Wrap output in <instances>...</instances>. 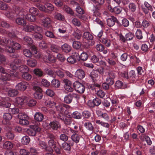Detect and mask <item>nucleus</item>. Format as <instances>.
<instances>
[{"instance_id":"21","label":"nucleus","mask_w":155,"mask_h":155,"mask_svg":"<svg viewBox=\"0 0 155 155\" xmlns=\"http://www.w3.org/2000/svg\"><path fill=\"white\" fill-rule=\"evenodd\" d=\"M35 119L38 121H41L44 119L43 114L40 112L36 113L34 115Z\"/></svg>"},{"instance_id":"26","label":"nucleus","mask_w":155,"mask_h":155,"mask_svg":"<svg viewBox=\"0 0 155 155\" xmlns=\"http://www.w3.org/2000/svg\"><path fill=\"white\" fill-rule=\"evenodd\" d=\"M23 43L27 45H31L32 44L33 40L31 38L26 36L23 38Z\"/></svg>"},{"instance_id":"14","label":"nucleus","mask_w":155,"mask_h":155,"mask_svg":"<svg viewBox=\"0 0 155 155\" xmlns=\"http://www.w3.org/2000/svg\"><path fill=\"white\" fill-rule=\"evenodd\" d=\"M38 145L42 149H45L46 150L49 152H52L53 150L51 147H47L46 143L43 141H39Z\"/></svg>"},{"instance_id":"12","label":"nucleus","mask_w":155,"mask_h":155,"mask_svg":"<svg viewBox=\"0 0 155 155\" xmlns=\"http://www.w3.org/2000/svg\"><path fill=\"white\" fill-rule=\"evenodd\" d=\"M108 25L110 27L114 26L115 22L118 23L117 18L114 16H111V18H108L107 20Z\"/></svg>"},{"instance_id":"13","label":"nucleus","mask_w":155,"mask_h":155,"mask_svg":"<svg viewBox=\"0 0 155 155\" xmlns=\"http://www.w3.org/2000/svg\"><path fill=\"white\" fill-rule=\"evenodd\" d=\"M54 6L51 4L49 2L45 3V12L51 13L54 10Z\"/></svg>"},{"instance_id":"51","label":"nucleus","mask_w":155,"mask_h":155,"mask_svg":"<svg viewBox=\"0 0 155 155\" xmlns=\"http://www.w3.org/2000/svg\"><path fill=\"white\" fill-rule=\"evenodd\" d=\"M34 96L35 98L41 99L43 95L42 93V92L37 91L34 93Z\"/></svg>"},{"instance_id":"11","label":"nucleus","mask_w":155,"mask_h":155,"mask_svg":"<svg viewBox=\"0 0 155 155\" xmlns=\"http://www.w3.org/2000/svg\"><path fill=\"white\" fill-rule=\"evenodd\" d=\"M75 75L76 77L78 79H81L85 77V74L83 70L81 69H78L76 71Z\"/></svg>"},{"instance_id":"57","label":"nucleus","mask_w":155,"mask_h":155,"mask_svg":"<svg viewBox=\"0 0 155 155\" xmlns=\"http://www.w3.org/2000/svg\"><path fill=\"white\" fill-rule=\"evenodd\" d=\"M7 47L5 48L6 51L9 53H13L15 52V50L13 47L10 45V43L8 45Z\"/></svg>"},{"instance_id":"6","label":"nucleus","mask_w":155,"mask_h":155,"mask_svg":"<svg viewBox=\"0 0 155 155\" xmlns=\"http://www.w3.org/2000/svg\"><path fill=\"white\" fill-rule=\"evenodd\" d=\"M77 94L75 93H70L65 96L64 97V102L68 104H70L72 101L73 97H76Z\"/></svg>"},{"instance_id":"1","label":"nucleus","mask_w":155,"mask_h":155,"mask_svg":"<svg viewBox=\"0 0 155 155\" xmlns=\"http://www.w3.org/2000/svg\"><path fill=\"white\" fill-rule=\"evenodd\" d=\"M96 5H94V8L92 11L94 13L93 15L96 16L98 11L101 8L102 6L105 2L104 0H91Z\"/></svg>"},{"instance_id":"49","label":"nucleus","mask_w":155,"mask_h":155,"mask_svg":"<svg viewBox=\"0 0 155 155\" xmlns=\"http://www.w3.org/2000/svg\"><path fill=\"white\" fill-rule=\"evenodd\" d=\"M52 85L55 87H58L60 85V83L58 80L54 79L51 82Z\"/></svg>"},{"instance_id":"60","label":"nucleus","mask_w":155,"mask_h":155,"mask_svg":"<svg viewBox=\"0 0 155 155\" xmlns=\"http://www.w3.org/2000/svg\"><path fill=\"white\" fill-rule=\"evenodd\" d=\"M51 50L54 52L57 53L60 50V48L58 46L55 45H51Z\"/></svg>"},{"instance_id":"33","label":"nucleus","mask_w":155,"mask_h":155,"mask_svg":"<svg viewBox=\"0 0 155 155\" xmlns=\"http://www.w3.org/2000/svg\"><path fill=\"white\" fill-rule=\"evenodd\" d=\"M84 38L87 40H92L94 37L93 35L89 32H85L83 35Z\"/></svg>"},{"instance_id":"18","label":"nucleus","mask_w":155,"mask_h":155,"mask_svg":"<svg viewBox=\"0 0 155 155\" xmlns=\"http://www.w3.org/2000/svg\"><path fill=\"white\" fill-rule=\"evenodd\" d=\"M100 42L104 44L107 47H109L111 45V42L110 39L107 38H102L100 40Z\"/></svg>"},{"instance_id":"50","label":"nucleus","mask_w":155,"mask_h":155,"mask_svg":"<svg viewBox=\"0 0 155 155\" xmlns=\"http://www.w3.org/2000/svg\"><path fill=\"white\" fill-rule=\"evenodd\" d=\"M47 60L50 63H54L56 61V59L53 55L49 54L48 56Z\"/></svg>"},{"instance_id":"3","label":"nucleus","mask_w":155,"mask_h":155,"mask_svg":"<svg viewBox=\"0 0 155 155\" xmlns=\"http://www.w3.org/2000/svg\"><path fill=\"white\" fill-rule=\"evenodd\" d=\"M73 86L75 90L78 92L83 93L85 89L84 85L78 81H75L73 84Z\"/></svg>"},{"instance_id":"56","label":"nucleus","mask_w":155,"mask_h":155,"mask_svg":"<svg viewBox=\"0 0 155 155\" xmlns=\"http://www.w3.org/2000/svg\"><path fill=\"white\" fill-rule=\"evenodd\" d=\"M136 36L137 38L139 39H141L143 38L142 33L140 29H137L136 32Z\"/></svg>"},{"instance_id":"25","label":"nucleus","mask_w":155,"mask_h":155,"mask_svg":"<svg viewBox=\"0 0 155 155\" xmlns=\"http://www.w3.org/2000/svg\"><path fill=\"white\" fill-rule=\"evenodd\" d=\"M9 42L8 38L0 37V45L4 46H7L9 44Z\"/></svg>"},{"instance_id":"2","label":"nucleus","mask_w":155,"mask_h":155,"mask_svg":"<svg viewBox=\"0 0 155 155\" xmlns=\"http://www.w3.org/2000/svg\"><path fill=\"white\" fill-rule=\"evenodd\" d=\"M44 126L47 130L51 128L55 130H57L58 128H61L60 124L57 121H51L49 124L45 123Z\"/></svg>"},{"instance_id":"40","label":"nucleus","mask_w":155,"mask_h":155,"mask_svg":"<svg viewBox=\"0 0 155 155\" xmlns=\"http://www.w3.org/2000/svg\"><path fill=\"white\" fill-rule=\"evenodd\" d=\"M25 18L27 20L31 22L35 21L36 19V17L35 15L29 14H27L26 15Z\"/></svg>"},{"instance_id":"46","label":"nucleus","mask_w":155,"mask_h":155,"mask_svg":"<svg viewBox=\"0 0 155 155\" xmlns=\"http://www.w3.org/2000/svg\"><path fill=\"white\" fill-rule=\"evenodd\" d=\"M27 105L30 107H33L35 106L36 104V101L34 99H29L28 98V101L27 102Z\"/></svg>"},{"instance_id":"19","label":"nucleus","mask_w":155,"mask_h":155,"mask_svg":"<svg viewBox=\"0 0 155 155\" xmlns=\"http://www.w3.org/2000/svg\"><path fill=\"white\" fill-rule=\"evenodd\" d=\"M37 62L34 59L31 58L27 61V64L29 66L33 67H35L37 64Z\"/></svg>"},{"instance_id":"28","label":"nucleus","mask_w":155,"mask_h":155,"mask_svg":"<svg viewBox=\"0 0 155 155\" xmlns=\"http://www.w3.org/2000/svg\"><path fill=\"white\" fill-rule=\"evenodd\" d=\"M18 68L19 71L23 73L28 72L29 71V68L25 65H21L19 66Z\"/></svg>"},{"instance_id":"30","label":"nucleus","mask_w":155,"mask_h":155,"mask_svg":"<svg viewBox=\"0 0 155 155\" xmlns=\"http://www.w3.org/2000/svg\"><path fill=\"white\" fill-rule=\"evenodd\" d=\"M38 2L36 4V6L38 8L43 12H45V3L44 5H42V1L41 0H39Z\"/></svg>"},{"instance_id":"31","label":"nucleus","mask_w":155,"mask_h":155,"mask_svg":"<svg viewBox=\"0 0 155 155\" xmlns=\"http://www.w3.org/2000/svg\"><path fill=\"white\" fill-rule=\"evenodd\" d=\"M140 139L142 141H146L148 145H150L152 143L151 141L148 136L143 135Z\"/></svg>"},{"instance_id":"48","label":"nucleus","mask_w":155,"mask_h":155,"mask_svg":"<svg viewBox=\"0 0 155 155\" xmlns=\"http://www.w3.org/2000/svg\"><path fill=\"white\" fill-rule=\"evenodd\" d=\"M63 9L64 11L68 14L71 15L74 14V13L72 10L67 5L64 6Z\"/></svg>"},{"instance_id":"64","label":"nucleus","mask_w":155,"mask_h":155,"mask_svg":"<svg viewBox=\"0 0 155 155\" xmlns=\"http://www.w3.org/2000/svg\"><path fill=\"white\" fill-rule=\"evenodd\" d=\"M80 57V59L83 61H85L88 58V55L86 53L83 52L81 54Z\"/></svg>"},{"instance_id":"41","label":"nucleus","mask_w":155,"mask_h":155,"mask_svg":"<svg viewBox=\"0 0 155 155\" xmlns=\"http://www.w3.org/2000/svg\"><path fill=\"white\" fill-rule=\"evenodd\" d=\"M34 73L38 77H42L43 75V72L39 68H36L34 70Z\"/></svg>"},{"instance_id":"29","label":"nucleus","mask_w":155,"mask_h":155,"mask_svg":"<svg viewBox=\"0 0 155 155\" xmlns=\"http://www.w3.org/2000/svg\"><path fill=\"white\" fill-rule=\"evenodd\" d=\"M9 11L6 12L5 13V15L9 18L13 19L14 18L15 14L11 11V9H9Z\"/></svg>"},{"instance_id":"8","label":"nucleus","mask_w":155,"mask_h":155,"mask_svg":"<svg viewBox=\"0 0 155 155\" xmlns=\"http://www.w3.org/2000/svg\"><path fill=\"white\" fill-rule=\"evenodd\" d=\"M14 11L15 14L18 16L24 18L25 15L26 14V11L22 8H19L18 7L15 6L14 8Z\"/></svg>"},{"instance_id":"43","label":"nucleus","mask_w":155,"mask_h":155,"mask_svg":"<svg viewBox=\"0 0 155 155\" xmlns=\"http://www.w3.org/2000/svg\"><path fill=\"white\" fill-rule=\"evenodd\" d=\"M128 7L130 11L132 12H134L136 9V5L133 3H130Z\"/></svg>"},{"instance_id":"45","label":"nucleus","mask_w":155,"mask_h":155,"mask_svg":"<svg viewBox=\"0 0 155 155\" xmlns=\"http://www.w3.org/2000/svg\"><path fill=\"white\" fill-rule=\"evenodd\" d=\"M29 12L32 15L35 16V15H37L38 13V10L35 8L32 7L29 9Z\"/></svg>"},{"instance_id":"34","label":"nucleus","mask_w":155,"mask_h":155,"mask_svg":"<svg viewBox=\"0 0 155 155\" xmlns=\"http://www.w3.org/2000/svg\"><path fill=\"white\" fill-rule=\"evenodd\" d=\"M71 116L72 118L76 119H81L82 117L81 114L78 111H75L73 112Z\"/></svg>"},{"instance_id":"61","label":"nucleus","mask_w":155,"mask_h":155,"mask_svg":"<svg viewBox=\"0 0 155 155\" xmlns=\"http://www.w3.org/2000/svg\"><path fill=\"white\" fill-rule=\"evenodd\" d=\"M123 85L122 82L120 81H116L115 84V88L116 89H118L122 87Z\"/></svg>"},{"instance_id":"39","label":"nucleus","mask_w":155,"mask_h":155,"mask_svg":"<svg viewBox=\"0 0 155 155\" xmlns=\"http://www.w3.org/2000/svg\"><path fill=\"white\" fill-rule=\"evenodd\" d=\"M42 29L41 27L36 25H33L32 31L34 33H41Z\"/></svg>"},{"instance_id":"38","label":"nucleus","mask_w":155,"mask_h":155,"mask_svg":"<svg viewBox=\"0 0 155 155\" xmlns=\"http://www.w3.org/2000/svg\"><path fill=\"white\" fill-rule=\"evenodd\" d=\"M21 77L23 79L27 80H30L32 78L31 75L28 72H26L21 74Z\"/></svg>"},{"instance_id":"62","label":"nucleus","mask_w":155,"mask_h":155,"mask_svg":"<svg viewBox=\"0 0 155 155\" xmlns=\"http://www.w3.org/2000/svg\"><path fill=\"white\" fill-rule=\"evenodd\" d=\"M8 6L4 4L3 2L0 1V9L2 10H6L8 9Z\"/></svg>"},{"instance_id":"59","label":"nucleus","mask_w":155,"mask_h":155,"mask_svg":"<svg viewBox=\"0 0 155 155\" xmlns=\"http://www.w3.org/2000/svg\"><path fill=\"white\" fill-rule=\"evenodd\" d=\"M96 49L97 51L101 52L104 49V46L101 44L99 43L97 44L96 47Z\"/></svg>"},{"instance_id":"42","label":"nucleus","mask_w":155,"mask_h":155,"mask_svg":"<svg viewBox=\"0 0 155 155\" xmlns=\"http://www.w3.org/2000/svg\"><path fill=\"white\" fill-rule=\"evenodd\" d=\"M84 126L86 128L89 130L92 131L93 130L94 127L91 123L90 122L85 123Z\"/></svg>"},{"instance_id":"24","label":"nucleus","mask_w":155,"mask_h":155,"mask_svg":"<svg viewBox=\"0 0 155 155\" xmlns=\"http://www.w3.org/2000/svg\"><path fill=\"white\" fill-rule=\"evenodd\" d=\"M24 18H22L21 17H18L16 20V23L18 25H23L24 26L26 24V21L24 20Z\"/></svg>"},{"instance_id":"52","label":"nucleus","mask_w":155,"mask_h":155,"mask_svg":"<svg viewBox=\"0 0 155 155\" xmlns=\"http://www.w3.org/2000/svg\"><path fill=\"white\" fill-rule=\"evenodd\" d=\"M23 52L24 55L27 57L29 58L32 56V53L29 49H24L23 50Z\"/></svg>"},{"instance_id":"37","label":"nucleus","mask_w":155,"mask_h":155,"mask_svg":"<svg viewBox=\"0 0 155 155\" xmlns=\"http://www.w3.org/2000/svg\"><path fill=\"white\" fill-rule=\"evenodd\" d=\"M13 144L10 141L5 142L3 144L4 148L7 149H11L13 147Z\"/></svg>"},{"instance_id":"47","label":"nucleus","mask_w":155,"mask_h":155,"mask_svg":"<svg viewBox=\"0 0 155 155\" xmlns=\"http://www.w3.org/2000/svg\"><path fill=\"white\" fill-rule=\"evenodd\" d=\"M45 104L47 107H52L54 106L56 103L53 101L48 100L45 101Z\"/></svg>"},{"instance_id":"55","label":"nucleus","mask_w":155,"mask_h":155,"mask_svg":"<svg viewBox=\"0 0 155 155\" xmlns=\"http://www.w3.org/2000/svg\"><path fill=\"white\" fill-rule=\"evenodd\" d=\"M106 60L110 66H114L116 65V62L112 58H108Z\"/></svg>"},{"instance_id":"22","label":"nucleus","mask_w":155,"mask_h":155,"mask_svg":"<svg viewBox=\"0 0 155 155\" xmlns=\"http://www.w3.org/2000/svg\"><path fill=\"white\" fill-rule=\"evenodd\" d=\"M90 76L94 82L96 81V79L98 77L97 72V71L93 70L91 73Z\"/></svg>"},{"instance_id":"4","label":"nucleus","mask_w":155,"mask_h":155,"mask_svg":"<svg viewBox=\"0 0 155 155\" xmlns=\"http://www.w3.org/2000/svg\"><path fill=\"white\" fill-rule=\"evenodd\" d=\"M28 97L25 96L23 95L20 97H17L15 99V104L17 105L21 106L24 103L28 101Z\"/></svg>"},{"instance_id":"5","label":"nucleus","mask_w":155,"mask_h":155,"mask_svg":"<svg viewBox=\"0 0 155 155\" xmlns=\"http://www.w3.org/2000/svg\"><path fill=\"white\" fill-rule=\"evenodd\" d=\"M28 85V84L27 82L22 81L16 84L15 87L18 91H23L25 90Z\"/></svg>"},{"instance_id":"10","label":"nucleus","mask_w":155,"mask_h":155,"mask_svg":"<svg viewBox=\"0 0 155 155\" xmlns=\"http://www.w3.org/2000/svg\"><path fill=\"white\" fill-rule=\"evenodd\" d=\"M10 66L12 68V69L10 70L9 72L11 77V76L13 77L17 76L18 75V73L16 72L15 70L18 69V67L16 66L13 63L10 64Z\"/></svg>"},{"instance_id":"7","label":"nucleus","mask_w":155,"mask_h":155,"mask_svg":"<svg viewBox=\"0 0 155 155\" xmlns=\"http://www.w3.org/2000/svg\"><path fill=\"white\" fill-rule=\"evenodd\" d=\"M0 72L2 73V78L3 80L7 81L11 79V75L6 73L4 68L1 66H0Z\"/></svg>"},{"instance_id":"44","label":"nucleus","mask_w":155,"mask_h":155,"mask_svg":"<svg viewBox=\"0 0 155 155\" xmlns=\"http://www.w3.org/2000/svg\"><path fill=\"white\" fill-rule=\"evenodd\" d=\"M81 43L78 41H74L72 44L73 47L76 49L80 48L81 47Z\"/></svg>"},{"instance_id":"9","label":"nucleus","mask_w":155,"mask_h":155,"mask_svg":"<svg viewBox=\"0 0 155 155\" xmlns=\"http://www.w3.org/2000/svg\"><path fill=\"white\" fill-rule=\"evenodd\" d=\"M51 19L48 17H44L42 19V25L45 28L47 29L51 26Z\"/></svg>"},{"instance_id":"17","label":"nucleus","mask_w":155,"mask_h":155,"mask_svg":"<svg viewBox=\"0 0 155 155\" xmlns=\"http://www.w3.org/2000/svg\"><path fill=\"white\" fill-rule=\"evenodd\" d=\"M82 138L81 136L78 134H73L71 136V138L74 142L76 143H79L81 138Z\"/></svg>"},{"instance_id":"36","label":"nucleus","mask_w":155,"mask_h":155,"mask_svg":"<svg viewBox=\"0 0 155 155\" xmlns=\"http://www.w3.org/2000/svg\"><path fill=\"white\" fill-rule=\"evenodd\" d=\"M30 141V139L27 136H24L21 139V142L24 145H27Z\"/></svg>"},{"instance_id":"63","label":"nucleus","mask_w":155,"mask_h":155,"mask_svg":"<svg viewBox=\"0 0 155 155\" xmlns=\"http://www.w3.org/2000/svg\"><path fill=\"white\" fill-rule=\"evenodd\" d=\"M19 153L21 155H29L30 154L29 151L24 149H20Z\"/></svg>"},{"instance_id":"53","label":"nucleus","mask_w":155,"mask_h":155,"mask_svg":"<svg viewBox=\"0 0 155 155\" xmlns=\"http://www.w3.org/2000/svg\"><path fill=\"white\" fill-rule=\"evenodd\" d=\"M92 102L93 105H92L91 106L94 107V106H98L101 103V101L100 99L96 98L93 99Z\"/></svg>"},{"instance_id":"54","label":"nucleus","mask_w":155,"mask_h":155,"mask_svg":"<svg viewBox=\"0 0 155 155\" xmlns=\"http://www.w3.org/2000/svg\"><path fill=\"white\" fill-rule=\"evenodd\" d=\"M28 118H24L19 120V123L22 125H27L29 124V122L28 119Z\"/></svg>"},{"instance_id":"35","label":"nucleus","mask_w":155,"mask_h":155,"mask_svg":"<svg viewBox=\"0 0 155 155\" xmlns=\"http://www.w3.org/2000/svg\"><path fill=\"white\" fill-rule=\"evenodd\" d=\"M12 116L11 114L9 113H5L3 115V118L4 120L6 122V123H4V124H7V122L10 121L12 118Z\"/></svg>"},{"instance_id":"27","label":"nucleus","mask_w":155,"mask_h":155,"mask_svg":"<svg viewBox=\"0 0 155 155\" xmlns=\"http://www.w3.org/2000/svg\"><path fill=\"white\" fill-rule=\"evenodd\" d=\"M8 99L9 97H1L0 98L1 101L3 103V104L1 106L4 105L5 107L7 108L10 107L11 105L10 103L8 102L5 103V101L8 100ZM0 106H1V105Z\"/></svg>"},{"instance_id":"23","label":"nucleus","mask_w":155,"mask_h":155,"mask_svg":"<svg viewBox=\"0 0 155 155\" xmlns=\"http://www.w3.org/2000/svg\"><path fill=\"white\" fill-rule=\"evenodd\" d=\"M10 45L13 47L15 50H19L21 48V46L20 44L13 41H10Z\"/></svg>"},{"instance_id":"58","label":"nucleus","mask_w":155,"mask_h":155,"mask_svg":"<svg viewBox=\"0 0 155 155\" xmlns=\"http://www.w3.org/2000/svg\"><path fill=\"white\" fill-rule=\"evenodd\" d=\"M33 35L35 39L37 40H41L43 38V36L41 33H34Z\"/></svg>"},{"instance_id":"32","label":"nucleus","mask_w":155,"mask_h":155,"mask_svg":"<svg viewBox=\"0 0 155 155\" xmlns=\"http://www.w3.org/2000/svg\"><path fill=\"white\" fill-rule=\"evenodd\" d=\"M33 25H25L23 27V30L26 31L30 32L32 31Z\"/></svg>"},{"instance_id":"16","label":"nucleus","mask_w":155,"mask_h":155,"mask_svg":"<svg viewBox=\"0 0 155 155\" xmlns=\"http://www.w3.org/2000/svg\"><path fill=\"white\" fill-rule=\"evenodd\" d=\"M53 15L54 19L59 21H63L64 20V16L60 13L55 12L53 14Z\"/></svg>"},{"instance_id":"20","label":"nucleus","mask_w":155,"mask_h":155,"mask_svg":"<svg viewBox=\"0 0 155 155\" xmlns=\"http://www.w3.org/2000/svg\"><path fill=\"white\" fill-rule=\"evenodd\" d=\"M18 94L17 90L12 89L9 90L8 91V95L10 97H14L16 96Z\"/></svg>"},{"instance_id":"15","label":"nucleus","mask_w":155,"mask_h":155,"mask_svg":"<svg viewBox=\"0 0 155 155\" xmlns=\"http://www.w3.org/2000/svg\"><path fill=\"white\" fill-rule=\"evenodd\" d=\"M61 48L64 52L66 53L70 52L71 50V46L67 43H64L62 45L61 47Z\"/></svg>"}]
</instances>
